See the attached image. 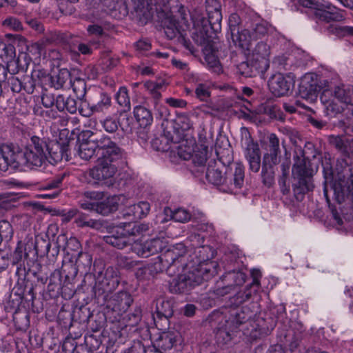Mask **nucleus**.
Listing matches in <instances>:
<instances>
[{
    "instance_id": "obj_57",
    "label": "nucleus",
    "mask_w": 353,
    "mask_h": 353,
    "mask_svg": "<svg viewBox=\"0 0 353 353\" xmlns=\"http://www.w3.org/2000/svg\"><path fill=\"white\" fill-rule=\"evenodd\" d=\"M176 123L182 131L190 130L193 125L190 117L185 114L179 115L176 119Z\"/></svg>"
},
{
    "instance_id": "obj_58",
    "label": "nucleus",
    "mask_w": 353,
    "mask_h": 353,
    "mask_svg": "<svg viewBox=\"0 0 353 353\" xmlns=\"http://www.w3.org/2000/svg\"><path fill=\"white\" fill-rule=\"evenodd\" d=\"M17 245L23 247V251L29 255L32 252L35 253V238L27 237L24 242L19 241Z\"/></svg>"
},
{
    "instance_id": "obj_37",
    "label": "nucleus",
    "mask_w": 353,
    "mask_h": 353,
    "mask_svg": "<svg viewBox=\"0 0 353 353\" xmlns=\"http://www.w3.org/2000/svg\"><path fill=\"white\" fill-rule=\"evenodd\" d=\"M145 88L148 91V92L151 94L155 108L159 103V101L161 99V93L159 90L161 88L162 85L160 83H156L152 81H147L144 83Z\"/></svg>"
},
{
    "instance_id": "obj_54",
    "label": "nucleus",
    "mask_w": 353,
    "mask_h": 353,
    "mask_svg": "<svg viewBox=\"0 0 353 353\" xmlns=\"http://www.w3.org/2000/svg\"><path fill=\"white\" fill-rule=\"evenodd\" d=\"M136 276L140 281H150L154 278L149 265L138 268Z\"/></svg>"
},
{
    "instance_id": "obj_8",
    "label": "nucleus",
    "mask_w": 353,
    "mask_h": 353,
    "mask_svg": "<svg viewBox=\"0 0 353 353\" xmlns=\"http://www.w3.org/2000/svg\"><path fill=\"white\" fill-rule=\"evenodd\" d=\"M316 169L308 159L298 158L296 160L292 168V174L298 179L297 183L294 185V190L296 192L305 194L313 190L312 176Z\"/></svg>"
},
{
    "instance_id": "obj_14",
    "label": "nucleus",
    "mask_w": 353,
    "mask_h": 353,
    "mask_svg": "<svg viewBox=\"0 0 353 353\" xmlns=\"http://www.w3.org/2000/svg\"><path fill=\"white\" fill-rule=\"evenodd\" d=\"M201 260V263H196L195 266L190 267L185 264V268L191 274H194L193 278L195 279L198 285L203 281H208L217 272L218 265L216 261L210 259V256H203Z\"/></svg>"
},
{
    "instance_id": "obj_48",
    "label": "nucleus",
    "mask_w": 353,
    "mask_h": 353,
    "mask_svg": "<svg viewBox=\"0 0 353 353\" xmlns=\"http://www.w3.org/2000/svg\"><path fill=\"white\" fill-rule=\"evenodd\" d=\"M71 86L77 97L81 99L83 98L86 92L85 82L81 79H76L72 83L71 82Z\"/></svg>"
},
{
    "instance_id": "obj_55",
    "label": "nucleus",
    "mask_w": 353,
    "mask_h": 353,
    "mask_svg": "<svg viewBox=\"0 0 353 353\" xmlns=\"http://www.w3.org/2000/svg\"><path fill=\"white\" fill-rule=\"evenodd\" d=\"M299 92L300 97L305 99L306 101L313 103L317 99V92L316 91H314V90L308 89L303 88L302 86L299 87Z\"/></svg>"
},
{
    "instance_id": "obj_28",
    "label": "nucleus",
    "mask_w": 353,
    "mask_h": 353,
    "mask_svg": "<svg viewBox=\"0 0 353 353\" xmlns=\"http://www.w3.org/2000/svg\"><path fill=\"white\" fill-rule=\"evenodd\" d=\"M134 115L139 125L143 128L150 125L153 121L150 110L142 105L134 108Z\"/></svg>"
},
{
    "instance_id": "obj_53",
    "label": "nucleus",
    "mask_w": 353,
    "mask_h": 353,
    "mask_svg": "<svg viewBox=\"0 0 353 353\" xmlns=\"http://www.w3.org/2000/svg\"><path fill=\"white\" fill-rule=\"evenodd\" d=\"M207 147L201 145V150L194 154H192L191 159H192V161L195 165L199 166L204 165L207 161Z\"/></svg>"
},
{
    "instance_id": "obj_5",
    "label": "nucleus",
    "mask_w": 353,
    "mask_h": 353,
    "mask_svg": "<svg viewBox=\"0 0 353 353\" xmlns=\"http://www.w3.org/2000/svg\"><path fill=\"white\" fill-rule=\"evenodd\" d=\"M209 164L207 172V180L216 185H225L230 190L240 189L244 184L245 168L242 163H236L234 169L228 170L225 168L224 176L222 171L218 168L216 162Z\"/></svg>"
},
{
    "instance_id": "obj_17",
    "label": "nucleus",
    "mask_w": 353,
    "mask_h": 353,
    "mask_svg": "<svg viewBox=\"0 0 353 353\" xmlns=\"http://www.w3.org/2000/svg\"><path fill=\"white\" fill-rule=\"evenodd\" d=\"M165 245V243L159 238L143 241L135 237L131 250L139 256L148 257L162 251Z\"/></svg>"
},
{
    "instance_id": "obj_27",
    "label": "nucleus",
    "mask_w": 353,
    "mask_h": 353,
    "mask_svg": "<svg viewBox=\"0 0 353 353\" xmlns=\"http://www.w3.org/2000/svg\"><path fill=\"white\" fill-rule=\"evenodd\" d=\"M242 142L245 145L244 156L245 159L250 158V157L261 155V150L258 143L254 142L250 132L247 130H245Z\"/></svg>"
},
{
    "instance_id": "obj_6",
    "label": "nucleus",
    "mask_w": 353,
    "mask_h": 353,
    "mask_svg": "<svg viewBox=\"0 0 353 353\" xmlns=\"http://www.w3.org/2000/svg\"><path fill=\"white\" fill-rule=\"evenodd\" d=\"M208 19L193 18L194 31L192 33L194 41L204 47L210 46L216 34L221 30L222 14L221 11L208 14Z\"/></svg>"
},
{
    "instance_id": "obj_7",
    "label": "nucleus",
    "mask_w": 353,
    "mask_h": 353,
    "mask_svg": "<svg viewBox=\"0 0 353 353\" xmlns=\"http://www.w3.org/2000/svg\"><path fill=\"white\" fill-rule=\"evenodd\" d=\"M87 140L80 143L78 150L79 156L84 160H90L96 154V151L110 150L117 143L106 135L97 136L90 130L84 132Z\"/></svg>"
},
{
    "instance_id": "obj_62",
    "label": "nucleus",
    "mask_w": 353,
    "mask_h": 353,
    "mask_svg": "<svg viewBox=\"0 0 353 353\" xmlns=\"http://www.w3.org/2000/svg\"><path fill=\"white\" fill-rule=\"evenodd\" d=\"M8 83L13 92L19 93L22 91V79L18 77L10 75L8 79Z\"/></svg>"
},
{
    "instance_id": "obj_43",
    "label": "nucleus",
    "mask_w": 353,
    "mask_h": 353,
    "mask_svg": "<svg viewBox=\"0 0 353 353\" xmlns=\"http://www.w3.org/2000/svg\"><path fill=\"white\" fill-rule=\"evenodd\" d=\"M50 243L43 236H35V255L39 253L48 254L50 252Z\"/></svg>"
},
{
    "instance_id": "obj_16",
    "label": "nucleus",
    "mask_w": 353,
    "mask_h": 353,
    "mask_svg": "<svg viewBox=\"0 0 353 353\" xmlns=\"http://www.w3.org/2000/svg\"><path fill=\"white\" fill-rule=\"evenodd\" d=\"M295 77L292 73L283 74L277 73L273 75L268 81L270 90L275 97L287 95L294 88Z\"/></svg>"
},
{
    "instance_id": "obj_50",
    "label": "nucleus",
    "mask_w": 353,
    "mask_h": 353,
    "mask_svg": "<svg viewBox=\"0 0 353 353\" xmlns=\"http://www.w3.org/2000/svg\"><path fill=\"white\" fill-rule=\"evenodd\" d=\"M29 255L26 253L23 247L17 245L12 255V263L14 264H19L20 267H17V272H19L22 266V262L26 259Z\"/></svg>"
},
{
    "instance_id": "obj_1",
    "label": "nucleus",
    "mask_w": 353,
    "mask_h": 353,
    "mask_svg": "<svg viewBox=\"0 0 353 353\" xmlns=\"http://www.w3.org/2000/svg\"><path fill=\"white\" fill-rule=\"evenodd\" d=\"M46 147L47 141L37 136H32L23 150L14 144L2 145L0 153H3V159H0V170L6 171L9 165H26L31 169L41 167L48 159L44 152Z\"/></svg>"
},
{
    "instance_id": "obj_26",
    "label": "nucleus",
    "mask_w": 353,
    "mask_h": 353,
    "mask_svg": "<svg viewBox=\"0 0 353 353\" xmlns=\"http://www.w3.org/2000/svg\"><path fill=\"white\" fill-rule=\"evenodd\" d=\"M118 208L117 196H110L101 202L96 203V212L103 216L116 211Z\"/></svg>"
},
{
    "instance_id": "obj_10",
    "label": "nucleus",
    "mask_w": 353,
    "mask_h": 353,
    "mask_svg": "<svg viewBox=\"0 0 353 353\" xmlns=\"http://www.w3.org/2000/svg\"><path fill=\"white\" fill-rule=\"evenodd\" d=\"M119 283L118 271L113 267H108L104 272H99L96 276L95 294L99 296L108 294L115 290Z\"/></svg>"
},
{
    "instance_id": "obj_49",
    "label": "nucleus",
    "mask_w": 353,
    "mask_h": 353,
    "mask_svg": "<svg viewBox=\"0 0 353 353\" xmlns=\"http://www.w3.org/2000/svg\"><path fill=\"white\" fill-rule=\"evenodd\" d=\"M13 235V229L11 224L6 220L0 221V236L3 240L9 241Z\"/></svg>"
},
{
    "instance_id": "obj_15",
    "label": "nucleus",
    "mask_w": 353,
    "mask_h": 353,
    "mask_svg": "<svg viewBox=\"0 0 353 353\" xmlns=\"http://www.w3.org/2000/svg\"><path fill=\"white\" fill-rule=\"evenodd\" d=\"M187 252L186 247L183 243H177L171 248L168 249L163 254L162 259L168 266V274L172 275L175 273V269L179 267L184 268V258Z\"/></svg>"
},
{
    "instance_id": "obj_21",
    "label": "nucleus",
    "mask_w": 353,
    "mask_h": 353,
    "mask_svg": "<svg viewBox=\"0 0 353 353\" xmlns=\"http://www.w3.org/2000/svg\"><path fill=\"white\" fill-rule=\"evenodd\" d=\"M268 140L266 152L263 154V161L279 164L281 154L279 139L275 134L272 133L268 136Z\"/></svg>"
},
{
    "instance_id": "obj_11",
    "label": "nucleus",
    "mask_w": 353,
    "mask_h": 353,
    "mask_svg": "<svg viewBox=\"0 0 353 353\" xmlns=\"http://www.w3.org/2000/svg\"><path fill=\"white\" fill-rule=\"evenodd\" d=\"M299 3L305 8L314 10L315 17L321 21H340L343 16L328 5H324L319 0H299Z\"/></svg>"
},
{
    "instance_id": "obj_25",
    "label": "nucleus",
    "mask_w": 353,
    "mask_h": 353,
    "mask_svg": "<svg viewBox=\"0 0 353 353\" xmlns=\"http://www.w3.org/2000/svg\"><path fill=\"white\" fill-rule=\"evenodd\" d=\"M44 152L48 156L47 161L50 163H57L62 160L63 148L57 142H47V147L44 150Z\"/></svg>"
},
{
    "instance_id": "obj_34",
    "label": "nucleus",
    "mask_w": 353,
    "mask_h": 353,
    "mask_svg": "<svg viewBox=\"0 0 353 353\" xmlns=\"http://www.w3.org/2000/svg\"><path fill=\"white\" fill-rule=\"evenodd\" d=\"M258 292H254L253 288L247 286L244 290L238 292L231 300L232 303L236 305H239L243 303L249 301L253 296L257 294Z\"/></svg>"
},
{
    "instance_id": "obj_47",
    "label": "nucleus",
    "mask_w": 353,
    "mask_h": 353,
    "mask_svg": "<svg viewBox=\"0 0 353 353\" xmlns=\"http://www.w3.org/2000/svg\"><path fill=\"white\" fill-rule=\"evenodd\" d=\"M150 270L153 274V275L155 276L157 274L163 272L165 269L166 270V272H168V265H166L165 263V261L162 259V254L154 259V262L148 264Z\"/></svg>"
},
{
    "instance_id": "obj_24",
    "label": "nucleus",
    "mask_w": 353,
    "mask_h": 353,
    "mask_svg": "<svg viewBox=\"0 0 353 353\" xmlns=\"http://www.w3.org/2000/svg\"><path fill=\"white\" fill-rule=\"evenodd\" d=\"M56 107L60 112L66 111L74 114L78 110L77 101L71 97L59 94L56 98Z\"/></svg>"
},
{
    "instance_id": "obj_3",
    "label": "nucleus",
    "mask_w": 353,
    "mask_h": 353,
    "mask_svg": "<svg viewBox=\"0 0 353 353\" xmlns=\"http://www.w3.org/2000/svg\"><path fill=\"white\" fill-rule=\"evenodd\" d=\"M320 100L327 115L341 113L347 105H353V85L341 84L325 89Z\"/></svg>"
},
{
    "instance_id": "obj_13",
    "label": "nucleus",
    "mask_w": 353,
    "mask_h": 353,
    "mask_svg": "<svg viewBox=\"0 0 353 353\" xmlns=\"http://www.w3.org/2000/svg\"><path fill=\"white\" fill-rule=\"evenodd\" d=\"M143 228L141 225H134L131 232L123 227H117L115 232L112 235L105 237V242L118 249H123L128 245L134 243L137 233H139Z\"/></svg>"
},
{
    "instance_id": "obj_38",
    "label": "nucleus",
    "mask_w": 353,
    "mask_h": 353,
    "mask_svg": "<svg viewBox=\"0 0 353 353\" xmlns=\"http://www.w3.org/2000/svg\"><path fill=\"white\" fill-rule=\"evenodd\" d=\"M150 210L149 203L141 201L134 204L130 208V211L132 212L135 219H142L145 216Z\"/></svg>"
},
{
    "instance_id": "obj_59",
    "label": "nucleus",
    "mask_w": 353,
    "mask_h": 353,
    "mask_svg": "<svg viewBox=\"0 0 353 353\" xmlns=\"http://www.w3.org/2000/svg\"><path fill=\"white\" fill-rule=\"evenodd\" d=\"M62 179V177L53 179L41 185L39 189L43 191H54L57 189L61 190Z\"/></svg>"
},
{
    "instance_id": "obj_30",
    "label": "nucleus",
    "mask_w": 353,
    "mask_h": 353,
    "mask_svg": "<svg viewBox=\"0 0 353 353\" xmlns=\"http://www.w3.org/2000/svg\"><path fill=\"white\" fill-rule=\"evenodd\" d=\"M276 165L262 161L261 173L262 183L268 188L271 187L274 183V167Z\"/></svg>"
},
{
    "instance_id": "obj_39",
    "label": "nucleus",
    "mask_w": 353,
    "mask_h": 353,
    "mask_svg": "<svg viewBox=\"0 0 353 353\" xmlns=\"http://www.w3.org/2000/svg\"><path fill=\"white\" fill-rule=\"evenodd\" d=\"M210 88L211 83L209 81H204L203 83H199L195 88L196 97L201 101H208L210 97Z\"/></svg>"
},
{
    "instance_id": "obj_20",
    "label": "nucleus",
    "mask_w": 353,
    "mask_h": 353,
    "mask_svg": "<svg viewBox=\"0 0 353 353\" xmlns=\"http://www.w3.org/2000/svg\"><path fill=\"white\" fill-rule=\"evenodd\" d=\"M254 312L247 307L234 309L230 312V316L227 321V326L232 331H237L239 327L250 321Z\"/></svg>"
},
{
    "instance_id": "obj_32",
    "label": "nucleus",
    "mask_w": 353,
    "mask_h": 353,
    "mask_svg": "<svg viewBox=\"0 0 353 353\" xmlns=\"http://www.w3.org/2000/svg\"><path fill=\"white\" fill-rule=\"evenodd\" d=\"M325 29L329 34L335 35L338 37L353 36V26H341L333 23L327 25L325 27Z\"/></svg>"
},
{
    "instance_id": "obj_23",
    "label": "nucleus",
    "mask_w": 353,
    "mask_h": 353,
    "mask_svg": "<svg viewBox=\"0 0 353 353\" xmlns=\"http://www.w3.org/2000/svg\"><path fill=\"white\" fill-rule=\"evenodd\" d=\"M329 144L344 156H348L353 152V140L343 136L330 135L328 137Z\"/></svg>"
},
{
    "instance_id": "obj_51",
    "label": "nucleus",
    "mask_w": 353,
    "mask_h": 353,
    "mask_svg": "<svg viewBox=\"0 0 353 353\" xmlns=\"http://www.w3.org/2000/svg\"><path fill=\"white\" fill-rule=\"evenodd\" d=\"M78 267L72 263H69L62 268L61 273L65 274V279L68 281L74 279L78 274Z\"/></svg>"
},
{
    "instance_id": "obj_46",
    "label": "nucleus",
    "mask_w": 353,
    "mask_h": 353,
    "mask_svg": "<svg viewBox=\"0 0 353 353\" xmlns=\"http://www.w3.org/2000/svg\"><path fill=\"white\" fill-rule=\"evenodd\" d=\"M299 86L311 90L312 89L314 91L318 92L317 81L313 74H305L301 80Z\"/></svg>"
},
{
    "instance_id": "obj_4",
    "label": "nucleus",
    "mask_w": 353,
    "mask_h": 353,
    "mask_svg": "<svg viewBox=\"0 0 353 353\" xmlns=\"http://www.w3.org/2000/svg\"><path fill=\"white\" fill-rule=\"evenodd\" d=\"M125 155L123 150L119 146L113 145L110 150L101 152L97 159V165L89 170V176L98 183H105L114 177L117 172L115 163L121 159Z\"/></svg>"
},
{
    "instance_id": "obj_61",
    "label": "nucleus",
    "mask_w": 353,
    "mask_h": 353,
    "mask_svg": "<svg viewBox=\"0 0 353 353\" xmlns=\"http://www.w3.org/2000/svg\"><path fill=\"white\" fill-rule=\"evenodd\" d=\"M248 163L249 170L253 172H258L262 165L261 161V155L256 157H250L245 159Z\"/></svg>"
},
{
    "instance_id": "obj_9",
    "label": "nucleus",
    "mask_w": 353,
    "mask_h": 353,
    "mask_svg": "<svg viewBox=\"0 0 353 353\" xmlns=\"http://www.w3.org/2000/svg\"><path fill=\"white\" fill-rule=\"evenodd\" d=\"M271 28L265 21L256 23L251 29L237 30L236 35L232 34V42L234 46L243 50H250L253 41L264 38Z\"/></svg>"
},
{
    "instance_id": "obj_2",
    "label": "nucleus",
    "mask_w": 353,
    "mask_h": 353,
    "mask_svg": "<svg viewBox=\"0 0 353 353\" xmlns=\"http://www.w3.org/2000/svg\"><path fill=\"white\" fill-rule=\"evenodd\" d=\"M323 166L325 177L323 193L330 203L329 192L332 191L339 203L349 202L353 206V168L346 161L336 165V175L334 178L331 168Z\"/></svg>"
},
{
    "instance_id": "obj_29",
    "label": "nucleus",
    "mask_w": 353,
    "mask_h": 353,
    "mask_svg": "<svg viewBox=\"0 0 353 353\" xmlns=\"http://www.w3.org/2000/svg\"><path fill=\"white\" fill-rule=\"evenodd\" d=\"M165 15L162 21L164 32L169 39H172L179 34L177 21L170 12L165 13Z\"/></svg>"
},
{
    "instance_id": "obj_18",
    "label": "nucleus",
    "mask_w": 353,
    "mask_h": 353,
    "mask_svg": "<svg viewBox=\"0 0 353 353\" xmlns=\"http://www.w3.org/2000/svg\"><path fill=\"white\" fill-rule=\"evenodd\" d=\"M103 300L106 307L118 314L125 312L133 302L132 296L125 291L119 292L110 297L108 294H105Z\"/></svg>"
},
{
    "instance_id": "obj_60",
    "label": "nucleus",
    "mask_w": 353,
    "mask_h": 353,
    "mask_svg": "<svg viewBox=\"0 0 353 353\" xmlns=\"http://www.w3.org/2000/svg\"><path fill=\"white\" fill-rule=\"evenodd\" d=\"M230 279L233 280L234 285H241L245 283L246 274L241 271L229 272L227 275Z\"/></svg>"
},
{
    "instance_id": "obj_19",
    "label": "nucleus",
    "mask_w": 353,
    "mask_h": 353,
    "mask_svg": "<svg viewBox=\"0 0 353 353\" xmlns=\"http://www.w3.org/2000/svg\"><path fill=\"white\" fill-rule=\"evenodd\" d=\"M183 274H180L170 282L169 288L171 292L185 293L198 285L195 279L193 278L194 274H191L188 269L185 268V269H183Z\"/></svg>"
},
{
    "instance_id": "obj_64",
    "label": "nucleus",
    "mask_w": 353,
    "mask_h": 353,
    "mask_svg": "<svg viewBox=\"0 0 353 353\" xmlns=\"http://www.w3.org/2000/svg\"><path fill=\"white\" fill-rule=\"evenodd\" d=\"M35 88V83L33 79L30 77H24L22 79V90H24L28 94H32Z\"/></svg>"
},
{
    "instance_id": "obj_45",
    "label": "nucleus",
    "mask_w": 353,
    "mask_h": 353,
    "mask_svg": "<svg viewBox=\"0 0 353 353\" xmlns=\"http://www.w3.org/2000/svg\"><path fill=\"white\" fill-rule=\"evenodd\" d=\"M111 104V98L105 93H101L100 100L92 105V110L95 112H101L107 110Z\"/></svg>"
},
{
    "instance_id": "obj_56",
    "label": "nucleus",
    "mask_w": 353,
    "mask_h": 353,
    "mask_svg": "<svg viewBox=\"0 0 353 353\" xmlns=\"http://www.w3.org/2000/svg\"><path fill=\"white\" fill-rule=\"evenodd\" d=\"M194 254L197 259L196 261L194 263L196 265L198 263H201V261L203 256H210V259L212 257L213 253L209 246H199L194 248Z\"/></svg>"
},
{
    "instance_id": "obj_41",
    "label": "nucleus",
    "mask_w": 353,
    "mask_h": 353,
    "mask_svg": "<svg viewBox=\"0 0 353 353\" xmlns=\"http://www.w3.org/2000/svg\"><path fill=\"white\" fill-rule=\"evenodd\" d=\"M236 331H232L227 326V321H225V327H221L218 330L216 334V341L220 345L228 344L232 339V334Z\"/></svg>"
},
{
    "instance_id": "obj_63",
    "label": "nucleus",
    "mask_w": 353,
    "mask_h": 353,
    "mask_svg": "<svg viewBox=\"0 0 353 353\" xmlns=\"http://www.w3.org/2000/svg\"><path fill=\"white\" fill-rule=\"evenodd\" d=\"M102 124L104 130L110 133L114 132L118 129L119 125L118 121L110 117L105 119Z\"/></svg>"
},
{
    "instance_id": "obj_31",
    "label": "nucleus",
    "mask_w": 353,
    "mask_h": 353,
    "mask_svg": "<svg viewBox=\"0 0 353 353\" xmlns=\"http://www.w3.org/2000/svg\"><path fill=\"white\" fill-rule=\"evenodd\" d=\"M195 144L193 140H183L176 146V152L177 155L183 160H189L192 158L194 152V145Z\"/></svg>"
},
{
    "instance_id": "obj_40",
    "label": "nucleus",
    "mask_w": 353,
    "mask_h": 353,
    "mask_svg": "<svg viewBox=\"0 0 353 353\" xmlns=\"http://www.w3.org/2000/svg\"><path fill=\"white\" fill-rule=\"evenodd\" d=\"M165 212L167 214L170 213L171 218L177 222L184 223L190 219V212L183 208H179L172 211L170 208H168L165 209Z\"/></svg>"
},
{
    "instance_id": "obj_35",
    "label": "nucleus",
    "mask_w": 353,
    "mask_h": 353,
    "mask_svg": "<svg viewBox=\"0 0 353 353\" xmlns=\"http://www.w3.org/2000/svg\"><path fill=\"white\" fill-rule=\"evenodd\" d=\"M75 223L78 227L81 228L88 227L99 229L102 226L99 221L89 219L88 214L79 212L77 214V217L75 219Z\"/></svg>"
},
{
    "instance_id": "obj_22",
    "label": "nucleus",
    "mask_w": 353,
    "mask_h": 353,
    "mask_svg": "<svg viewBox=\"0 0 353 353\" xmlns=\"http://www.w3.org/2000/svg\"><path fill=\"white\" fill-rule=\"evenodd\" d=\"M181 334L176 330H168L162 332L156 340L154 348L161 350L158 353H162L161 350L166 351L172 349L180 339Z\"/></svg>"
},
{
    "instance_id": "obj_36",
    "label": "nucleus",
    "mask_w": 353,
    "mask_h": 353,
    "mask_svg": "<svg viewBox=\"0 0 353 353\" xmlns=\"http://www.w3.org/2000/svg\"><path fill=\"white\" fill-rule=\"evenodd\" d=\"M92 259L88 252H80L78 253L76 259V265L79 270L88 272L92 265Z\"/></svg>"
},
{
    "instance_id": "obj_42",
    "label": "nucleus",
    "mask_w": 353,
    "mask_h": 353,
    "mask_svg": "<svg viewBox=\"0 0 353 353\" xmlns=\"http://www.w3.org/2000/svg\"><path fill=\"white\" fill-rule=\"evenodd\" d=\"M156 312L159 318L165 317L168 319L170 317L172 311L170 307V303L163 300H158L156 306Z\"/></svg>"
},
{
    "instance_id": "obj_52",
    "label": "nucleus",
    "mask_w": 353,
    "mask_h": 353,
    "mask_svg": "<svg viewBox=\"0 0 353 353\" xmlns=\"http://www.w3.org/2000/svg\"><path fill=\"white\" fill-rule=\"evenodd\" d=\"M254 65L251 62L250 65L248 62L243 61L236 67L237 73L245 77H250L254 75Z\"/></svg>"
},
{
    "instance_id": "obj_44",
    "label": "nucleus",
    "mask_w": 353,
    "mask_h": 353,
    "mask_svg": "<svg viewBox=\"0 0 353 353\" xmlns=\"http://www.w3.org/2000/svg\"><path fill=\"white\" fill-rule=\"evenodd\" d=\"M116 100L119 105L125 108V110L130 109V100L125 88L122 87L119 90L116 94Z\"/></svg>"
},
{
    "instance_id": "obj_33",
    "label": "nucleus",
    "mask_w": 353,
    "mask_h": 353,
    "mask_svg": "<svg viewBox=\"0 0 353 353\" xmlns=\"http://www.w3.org/2000/svg\"><path fill=\"white\" fill-rule=\"evenodd\" d=\"M52 86L57 89L64 88L67 84H71L70 73L67 69H61L58 74L52 78Z\"/></svg>"
},
{
    "instance_id": "obj_12",
    "label": "nucleus",
    "mask_w": 353,
    "mask_h": 353,
    "mask_svg": "<svg viewBox=\"0 0 353 353\" xmlns=\"http://www.w3.org/2000/svg\"><path fill=\"white\" fill-rule=\"evenodd\" d=\"M249 50L251 51L250 54V61L254 65L255 70L260 72L267 71L270 68V45L266 41H260Z\"/></svg>"
}]
</instances>
